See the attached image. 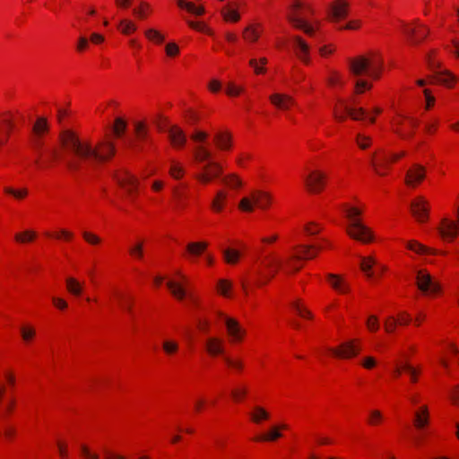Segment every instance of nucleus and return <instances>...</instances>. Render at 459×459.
Wrapping results in <instances>:
<instances>
[{
	"instance_id": "1",
	"label": "nucleus",
	"mask_w": 459,
	"mask_h": 459,
	"mask_svg": "<svg viewBox=\"0 0 459 459\" xmlns=\"http://www.w3.org/2000/svg\"><path fill=\"white\" fill-rule=\"evenodd\" d=\"M350 72L354 75H367L372 81H377L383 71V59L377 52L352 57L349 60Z\"/></svg>"
},
{
	"instance_id": "2",
	"label": "nucleus",
	"mask_w": 459,
	"mask_h": 459,
	"mask_svg": "<svg viewBox=\"0 0 459 459\" xmlns=\"http://www.w3.org/2000/svg\"><path fill=\"white\" fill-rule=\"evenodd\" d=\"M314 8L307 3L301 0H294L289 8L287 20L297 29L301 30L308 36H313L320 28V22L314 24L307 22L300 17V14L315 15Z\"/></svg>"
},
{
	"instance_id": "3",
	"label": "nucleus",
	"mask_w": 459,
	"mask_h": 459,
	"mask_svg": "<svg viewBox=\"0 0 459 459\" xmlns=\"http://www.w3.org/2000/svg\"><path fill=\"white\" fill-rule=\"evenodd\" d=\"M319 255V247L313 244L295 245L290 255L284 263L285 271L288 273H297L303 266L305 261L313 260Z\"/></svg>"
},
{
	"instance_id": "4",
	"label": "nucleus",
	"mask_w": 459,
	"mask_h": 459,
	"mask_svg": "<svg viewBox=\"0 0 459 459\" xmlns=\"http://www.w3.org/2000/svg\"><path fill=\"white\" fill-rule=\"evenodd\" d=\"M60 140L63 147L72 152L76 157L94 160V145L88 138L79 137L72 131H65Z\"/></svg>"
},
{
	"instance_id": "5",
	"label": "nucleus",
	"mask_w": 459,
	"mask_h": 459,
	"mask_svg": "<svg viewBox=\"0 0 459 459\" xmlns=\"http://www.w3.org/2000/svg\"><path fill=\"white\" fill-rule=\"evenodd\" d=\"M407 155V152L401 150L392 152L379 149L371 156V166L375 173L379 177H386L390 174L392 166Z\"/></svg>"
},
{
	"instance_id": "6",
	"label": "nucleus",
	"mask_w": 459,
	"mask_h": 459,
	"mask_svg": "<svg viewBox=\"0 0 459 459\" xmlns=\"http://www.w3.org/2000/svg\"><path fill=\"white\" fill-rule=\"evenodd\" d=\"M415 285L418 290L429 299H437L445 292L442 283L426 268L416 271Z\"/></svg>"
},
{
	"instance_id": "7",
	"label": "nucleus",
	"mask_w": 459,
	"mask_h": 459,
	"mask_svg": "<svg viewBox=\"0 0 459 459\" xmlns=\"http://www.w3.org/2000/svg\"><path fill=\"white\" fill-rule=\"evenodd\" d=\"M363 351V341L361 338H350L341 342L335 346L328 348L331 357L340 360H351L358 358Z\"/></svg>"
},
{
	"instance_id": "8",
	"label": "nucleus",
	"mask_w": 459,
	"mask_h": 459,
	"mask_svg": "<svg viewBox=\"0 0 459 459\" xmlns=\"http://www.w3.org/2000/svg\"><path fill=\"white\" fill-rule=\"evenodd\" d=\"M281 267L285 270L284 264L275 253H270L264 256L259 262L256 286L262 287L267 284Z\"/></svg>"
},
{
	"instance_id": "9",
	"label": "nucleus",
	"mask_w": 459,
	"mask_h": 459,
	"mask_svg": "<svg viewBox=\"0 0 459 459\" xmlns=\"http://www.w3.org/2000/svg\"><path fill=\"white\" fill-rule=\"evenodd\" d=\"M329 183V177L326 171L320 168H315L307 171L303 178V187L310 195L323 194Z\"/></svg>"
},
{
	"instance_id": "10",
	"label": "nucleus",
	"mask_w": 459,
	"mask_h": 459,
	"mask_svg": "<svg viewBox=\"0 0 459 459\" xmlns=\"http://www.w3.org/2000/svg\"><path fill=\"white\" fill-rule=\"evenodd\" d=\"M219 316L223 320L229 342L233 345L243 343L247 337V330L239 319L223 312Z\"/></svg>"
},
{
	"instance_id": "11",
	"label": "nucleus",
	"mask_w": 459,
	"mask_h": 459,
	"mask_svg": "<svg viewBox=\"0 0 459 459\" xmlns=\"http://www.w3.org/2000/svg\"><path fill=\"white\" fill-rule=\"evenodd\" d=\"M189 283V277L182 270H175L166 277L167 288L177 300L181 301L186 298Z\"/></svg>"
},
{
	"instance_id": "12",
	"label": "nucleus",
	"mask_w": 459,
	"mask_h": 459,
	"mask_svg": "<svg viewBox=\"0 0 459 459\" xmlns=\"http://www.w3.org/2000/svg\"><path fill=\"white\" fill-rule=\"evenodd\" d=\"M223 173L224 168L220 161L210 160L206 163L201 164L195 174L194 178L200 185L208 186L221 178Z\"/></svg>"
},
{
	"instance_id": "13",
	"label": "nucleus",
	"mask_w": 459,
	"mask_h": 459,
	"mask_svg": "<svg viewBox=\"0 0 459 459\" xmlns=\"http://www.w3.org/2000/svg\"><path fill=\"white\" fill-rule=\"evenodd\" d=\"M345 232L350 238L364 245L375 243L377 239L375 230L363 221L347 223Z\"/></svg>"
},
{
	"instance_id": "14",
	"label": "nucleus",
	"mask_w": 459,
	"mask_h": 459,
	"mask_svg": "<svg viewBox=\"0 0 459 459\" xmlns=\"http://www.w3.org/2000/svg\"><path fill=\"white\" fill-rule=\"evenodd\" d=\"M436 230L439 238L446 243H453L459 238V223L449 214L439 219Z\"/></svg>"
},
{
	"instance_id": "15",
	"label": "nucleus",
	"mask_w": 459,
	"mask_h": 459,
	"mask_svg": "<svg viewBox=\"0 0 459 459\" xmlns=\"http://www.w3.org/2000/svg\"><path fill=\"white\" fill-rule=\"evenodd\" d=\"M392 130L403 139L412 137L418 127V121L415 117L397 114L391 121Z\"/></svg>"
},
{
	"instance_id": "16",
	"label": "nucleus",
	"mask_w": 459,
	"mask_h": 459,
	"mask_svg": "<svg viewBox=\"0 0 459 459\" xmlns=\"http://www.w3.org/2000/svg\"><path fill=\"white\" fill-rule=\"evenodd\" d=\"M246 0H230L220 10V15L226 23L235 24L241 21L247 10Z\"/></svg>"
},
{
	"instance_id": "17",
	"label": "nucleus",
	"mask_w": 459,
	"mask_h": 459,
	"mask_svg": "<svg viewBox=\"0 0 459 459\" xmlns=\"http://www.w3.org/2000/svg\"><path fill=\"white\" fill-rule=\"evenodd\" d=\"M410 212L418 223L429 222L431 212L430 201L422 195L414 196L410 203Z\"/></svg>"
},
{
	"instance_id": "18",
	"label": "nucleus",
	"mask_w": 459,
	"mask_h": 459,
	"mask_svg": "<svg viewBox=\"0 0 459 459\" xmlns=\"http://www.w3.org/2000/svg\"><path fill=\"white\" fill-rule=\"evenodd\" d=\"M265 31L264 23L254 19L246 23L241 31L243 41L248 45H254L260 41Z\"/></svg>"
},
{
	"instance_id": "19",
	"label": "nucleus",
	"mask_w": 459,
	"mask_h": 459,
	"mask_svg": "<svg viewBox=\"0 0 459 459\" xmlns=\"http://www.w3.org/2000/svg\"><path fill=\"white\" fill-rule=\"evenodd\" d=\"M116 147L112 135L106 134L101 140L94 144V160L105 162L115 156Z\"/></svg>"
},
{
	"instance_id": "20",
	"label": "nucleus",
	"mask_w": 459,
	"mask_h": 459,
	"mask_svg": "<svg viewBox=\"0 0 459 459\" xmlns=\"http://www.w3.org/2000/svg\"><path fill=\"white\" fill-rule=\"evenodd\" d=\"M268 100L272 107L282 112L290 111L297 104L296 99L291 94L278 90L273 91L268 95Z\"/></svg>"
},
{
	"instance_id": "21",
	"label": "nucleus",
	"mask_w": 459,
	"mask_h": 459,
	"mask_svg": "<svg viewBox=\"0 0 459 459\" xmlns=\"http://www.w3.org/2000/svg\"><path fill=\"white\" fill-rule=\"evenodd\" d=\"M403 31L409 42L415 45L422 42L428 37L429 29L419 21H413L404 24Z\"/></svg>"
},
{
	"instance_id": "22",
	"label": "nucleus",
	"mask_w": 459,
	"mask_h": 459,
	"mask_svg": "<svg viewBox=\"0 0 459 459\" xmlns=\"http://www.w3.org/2000/svg\"><path fill=\"white\" fill-rule=\"evenodd\" d=\"M212 142L215 148L222 153H230L235 147L233 133L227 128L216 131L212 136Z\"/></svg>"
},
{
	"instance_id": "23",
	"label": "nucleus",
	"mask_w": 459,
	"mask_h": 459,
	"mask_svg": "<svg viewBox=\"0 0 459 459\" xmlns=\"http://www.w3.org/2000/svg\"><path fill=\"white\" fill-rule=\"evenodd\" d=\"M117 180L120 187L130 196L137 195L140 188L139 178L129 171H122L117 174Z\"/></svg>"
},
{
	"instance_id": "24",
	"label": "nucleus",
	"mask_w": 459,
	"mask_h": 459,
	"mask_svg": "<svg viewBox=\"0 0 459 459\" xmlns=\"http://www.w3.org/2000/svg\"><path fill=\"white\" fill-rule=\"evenodd\" d=\"M350 13L348 0H333L327 11V19L332 22H339L344 20Z\"/></svg>"
},
{
	"instance_id": "25",
	"label": "nucleus",
	"mask_w": 459,
	"mask_h": 459,
	"mask_svg": "<svg viewBox=\"0 0 459 459\" xmlns=\"http://www.w3.org/2000/svg\"><path fill=\"white\" fill-rule=\"evenodd\" d=\"M427 169L423 165H411L405 174L404 183L410 188H417L425 180Z\"/></svg>"
},
{
	"instance_id": "26",
	"label": "nucleus",
	"mask_w": 459,
	"mask_h": 459,
	"mask_svg": "<svg viewBox=\"0 0 459 459\" xmlns=\"http://www.w3.org/2000/svg\"><path fill=\"white\" fill-rule=\"evenodd\" d=\"M288 429L289 425L287 423L275 424L255 437L254 440L260 443L276 442L283 437V432Z\"/></svg>"
},
{
	"instance_id": "27",
	"label": "nucleus",
	"mask_w": 459,
	"mask_h": 459,
	"mask_svg": "<svg viewBox=\"0 0 459 459\" xmlns=\"http://www.w3.org/2000/svg\"><path fill=\"white\" fill-rule=\"evenodd\" d=\"M204 351L212 358L221 357L226 352L225 340L217 335H210L204 340Z\"/></svg>"
},
{
	"instance_id": "28",
	"label": "nucleus",
	"mask_w": 459,
	"mask_h": 459,
	"mask_svg": "<svg viewBox=\"0 0 459 459\" xmlns=\"http://www.w3.org/2000/svg\"><path fill=\"white\" fill-rule=\"evenodd\" d=\"M342 210L347 219V223H355L362 221V216L365 212L366 206L359 201L353 203H345L342 205Z\"/></svg>"
},
{
	"instance_id": "29",
	"label": "nucleus",
	"mask_w": 459,
	"mask_h": 459,
	"mask_svg": "<svg viewBox=\"0 0 459 459\" xmlns=\"http://www.w3.org/2000/svg\"><path fill=\"white\" fill-rule=\"evenodd\" d=\"M325 281L338 294L346 295L351 292L349 281L342 274L328 273L325 274Z\"/></svg>"
},
{
	"instance_id": "30",
	"label": "nucleus",
	"mask_w": 459,
	"mask_h": 459,
	"mask_svg": "<svg viewBox=\"0 0 459 459\" xmlns=\"http://www.w3.org/2000/svg\"><path fill=\"white\" fill-rule=\"evenodd\" d=\"M293 51L296 57L305 65L311 64V48L309 44L300 36L292 39Z\"/></svg>"
},
{
	"instance_id": "31",
	"label": "nucleus",
	"mask_w": 459,
	"mask_h": 459,
	"mask_svg": "<svg viewBox=\"0 0 459 459\" xmlns=\"http://www.w3.org/2000/svg\"><path fill=\"white\" fill-rule=\"evenodd\" d=\"M403 244L407 251L420 256L437 255L439 254L437 249L428 247L415 238L404 239Z\"/></svg>"
},
{
	"instance_id": "32",
	"label": "nucleus",
	"mask_w": 459,
	"mask_h": 459,
	"mask_svg": "<svg viewBox=\"0 0 459 459\" xmlns=\"http://www.w3.org/2000/svg\"><path fill=\"white\" fill-rule=\"evenodd\" d=\"M176 4L181 11L196 17L204 16L206 13V8L202 0H176Z\"/></svg>"
},
{
	"instance_id": "33",
	"label": "nucleus",
	"mask_w": 459,
	"mask_h": 459,
	"mask_svg": "<svg viewBox=\"0 0 459 459\" xmlns=\"http://www.w3.org/2000/svg\"><path fill=\"white\" fill-rule=\"evenodd\" d=\"M168 175L173 180H183L187 175L186 162L178 158L170 159L168 165Z\"/></svg>"
},
{
	"instance_id": "34",
	"label": "nucleus",
	"mask_w": 459,
	"mask_h": 459,
	"mask_svg": "<svg viewBox=\"0 0 459 459\" xmlns=\"http://www.w3.org/2000/svg\"><path fill=\"white\" fill-rule=\"evenodd\" d=\"M459 355V347L458 345L452 341L447 342L445 344L444 351L439 358L440 366L447 372H449L451 368V359Z\"/></svg>"
},
{
	"instance_id": "35",
	"label": "nucleus",
	"mask_w": 459,
	"mask_h": 459,
	"mask_svg": "<svg viewBox=\"0 0 459 459\" xmlns=\"http://www.w3.org/2000/svg\"><path fill=\"white\" fill-rule=\"evenodd\" d=\"M229 202V193L226 189H219L215 192L210 204L211 211L215 214L223 212Z\"/></svg>"
},
{
	"instance_id": "36",
	"label": "nucleus",
	"mask_w": 459,
	"mask_h": 459,
	"mask_svg": "<svg viewBox=\"0 0 459 459\" xmlns=\"http://www.w3.org/2000/svg\"><path fill=\"white\" fill-rule=\"evenodd\" d=\"M168 137L172 148L180 150L186 146L187 138L184 130L177 126H171L168 131Z\"/></svg>"
},
{
	"instance_id": "37",
	"label": "nucleus",
	"mask_w": 459,
	"mask_h": 459,
	"mask_svg": "<svg viewBox=\"0 0 459 459\" xmlns=\"http://www.w3.org/2000/svg\"><path fill=\"white\" fill-rule=\"evenodd\" d=\"M430 423V413L427 404L420 405L414 411L413 426L416 429H427Z\"/></svg>"
},
{
	"instance_id": "38",
	"label": "nucleus",
	"mask_w": 459,
	"mask_h": 459,
	"mask_svg": "<svg viewBox=\"0 0 459 459\" xmlns=\"http://www.w3.org/2000/svg\"><path fill=\"white\" fill-rule=\"evenodd\" d=\"M249 420L255 425H263L269 422L272 413L262 405H255L248 413Z\"/></svg>"
},
{
	"instance_id": "39",
	"label": "nucleus",
	"mask_w": 459,
	"mask_h": 459,
	"mask_svg": "<svg viewBox=\"0 0 459 459\" xmlns=\"http://www.w3.org/2000/svg\"><path fill=\"white\" fill-rule=\"evenodd\" d=\"M215 293L223 299H231L234 298V283L227 278H220L214 285Z\"/></svg>"
},
{
	"instance_id": "40",
	"label": "nucleus",
	"mask_w": 459,
	"mask_h": 459,
	"mask_svg": "<svg viewBox=\"0 0 459 459\" xmlns=\"http://www.w3.org/2000/svg\"><path fill=\"white\" fill-rule=\"evenodd\" d=\"M377 259L375 255L361 256L359 259V269L367 279H375L374 268L376 267Z\"/></svg>"
},
{
	"instance_id": "41",
	"label": "nucleus",
	"mask_w": 459,
	"mask_h": 459,
	"mask_svg": "<svg viewBox=\"0 0 459 459\" xmlns=\"http://www.w3.org/2000/svg\"><path fill=\"white\" fill-rule=\"evenodd\" d=\"M19 334L24 344L30 345L36 341L38 331L33 324L27 322L20 325Z\"/></svg>"
},
{
	"instance_id": "42",
	"label": "nucleus",
	"mask_w": 459,
	"mask_h": 459,
	"mask_svg": "<svg viewBox=\"0 0 459 459\" xmlns=\"http://www.w3.org/2000/svg\"><path fill=\"white\" fill-rule=\"evenodd\" d=\"M65 285L66 291L76 298L82 297L84 292L85 283L83 281H80L76 277L68 276L65 280Z\"/></svg>"
},
{
	"instance_id": "43",
	"label": "nucleus",
	"mask_w": 459,
	"mask_h": 459,
	"mask_svg": "<svg viewBox=\"0 0 459 459\" xmlns=\"http://www.w3.org/2000/svg\"><path fill=\"white\" fill-rule=\"evenodd\" d=\"M193 160L195 163L201 165L215 160L212 158V152L208 146L199 144L193 149Z\"/></svg>"
},
{
	"instance_id": "44",
	"label": "nucleus",
	"mask_w": 459,
	"mask_h": 459,
	"mask_svg": "<svg viewBox=\"0 0 459 459\" xmlns=\"http://www.w3.org/2000/svg\"><path fill=\"white\" fill-rule=\"evenodd\" d=\"M258 209L256 199L254 190L249 192L247 195L243 196L238 204V209L242 212H253L255 209Z\"/></svg>"
},
{
	"instance_id": "45",
	"label": "nucleus",
	"mask_w": 459,
	"mask_h": 459,
	"mask_svg": "<svg viewBox=\"0 0 459 459\" xmlns=\"http://www.w3.org/2000/svg\"><path fill=\"white\" fill-rule=\"evenodd\" d=\"M434 81L436 83L446 88H453L457 82V78L452 72L444 70L436 73L434 75Z\"/></svg>"
},
{
	"instance_id": "46",
	"label": "nucleus",
	"mask_w": 459,
	"mask_h": 459,
	"mask_svg": "<svg viewBox=\"0 0 459 459\" xmlns=\"http://www.w3.org/2000/svg\"><path fill=\"white\" fill-rule=\"evenodd\" d=\"M117 30L121 35L130 37L138 30V25L129 18H123L118 21Z\"/></svg>"
},
{
	"instance_id": "47",
	"label": "nucleus",
	"mask_w": 459,
	"mask_h": 459,
	"mask_svg": "<svg viewBox=\"0 0 459 459\" xmlns=\"http://www.w3.org/2000/svg\"><path fill=\"white\" fill-rule=\"evenodd\" d=\"M143 36L148 42L155 46H160L166 40V35L161 30L153 27L146 28L143 31Z\"/></svg>"
},
{
	"instance_id": "48",
	"label": "nucleus",
	"mask_w": 459,
	"mask_h": 459,
	"mask_svg": "<svg viewBox=\"0 0 459 459\" xmlns=\"http://www.w3.org/2000/svg\"><path fill=\"white\" fill-rule=\"evenodd\" d=\"M222 182L230 190L238 191L245 186L244 180L237 173H229L222 178Z\"/></svg>"
},
{
	"instance_id": "49",
	"label": "nucleus",
	"mask_w": 459,
	"mask_h": 459,
	"mask_svg": "<svg viewBox=\"0 0 459 459\" xmlns=\"http://www.w3.org/2000/svg\"><path fill=\"white\" fill-rule=\"evenodd\" d=\"M39 234L34 230H25L18 231L14 234L13 239L17 244L28 245L35 242Z\"/></svg>"
},
{
	"instance_id": "50",
	"label": "nucleus",
	"mask_w": 459,
	"mask_h": 459,
	"mask_svg": "<svg viewBox=\"0 0 459 459\" xmlns=\"http://www.w3.org/2000/svg\"><path fill=\"white\" fill-rule=\"evenodd\" d=\"M268 58L265 56L253 57L248 61V65L252 68L254 74L264 75L267 73Z\"/></svg>"
},
{
	"instance_id": "51",
	"label": "nucleus",
	"mask_w": 459,
	"mask_h": 459,
	"mask_svg": "<svg viewBox=\"0 0 459 459\" xmlns=\"http://www.w3.org/2000/svg\"><path fill=\"white\" fill-rule=\"evenodd\" d=\"M351 107L344 100H339L333 108V117L338 122H344L349 117Z\"/></svg>"
},
{
	"instance_id": "52",
	"label": "nucleus",
	"mask_w": 459,
	"mask_h": 459,
	"mask_svg": "<svg viewBox=\"0 0 459 459\" xmlns=\"http://www.w3.org/2000/svg\"><path fill=\"white\" fill-rule=\"evenodd\" d=\"M208 247H209V243L207 241H194V242H189L186 245V250L187 254L190 255L200 256L203 254H204V252L206 251Z\"/></svg>"
},
{
	"instance_id": "53",
	"label": "nucleus",
	"mask_w": 459,
	"mask_h": 459,
	"mask_svg": "<svg viewBox=\"0 0 459 459\" xmlns=\"http://www.w3.org/2000/svg\"><path fill=\"white\" fill-rule=\"evenodd\" d=\"M258 209L266 210L273 204V195L266 191L254 190Z\"/></svg>"
},
{
	"instance_id": "54",
	"label": "nucleus",
	"mask_w": 459,
	"mask_h": 459,
	"mask_svg": "<svg viewBox=\"0 0 459 459\" xmlns=\"http://www.w3.org/2000/svg\"><path fill=\"white\" fill-rule=\"evenodd\" d=\"M153 13L152 6L148 2L142 1L134 8L133 14L139 20L148 19Z\"/></svg>"
},
{
	"instance_id": "55",
	"label": "nucleus",
	"mask_w": 459,
	"mask_h": 459,
	"mask_svg": "<svg viewBox=\"0 0 459 459\" xmlns=\"http://www.w3.org/2000/svg\"><path fill=\"white\" fill-rule=\"evenodd\" d=\"M327 85L332 88H341L345 84V76L339 71L330 70L326 78Z\"/></svg>"
},
{
	"instance_id": "56",
	"label": "nucleus",
	"mask_w": 459,
	"mask_h": 459,
	"mask_svg": "<svg viewBox=\"0 0 459 459\" xmlns=\"http://www.w3.org/2000/svg\"><path fill=\"white\" fill-rule=\"evenodd\" d=\"M46 236L49 238L65 241V242H71L74 238V232L67 229H60V230L49 231V232L46 233Z\"/></svg>"
},
{
	"instance_id": "57",
	"label": "nucleus",
	"mask_w": 459,
	"mask_h": 459,
	"mask_svg": "<svg viewBox=\"0 0 459 459\" xmlns=\"http://www.w3.org/2000/svg\"><path fill=\"white\" fill-rule=\"evenodd\" d=\"M186 24L189 28L192 30L204 33L208 36H213L214 30L213 29L205 22L204 21H195V20H188L186 22Z\"/></svg>"
},
{
	"instance_id": "58",
	"label": "nucleus",
	"mask_w": 459,
	"mask_h": 459,
	"mask_svg": "<svg viewBox=\"0 0 459 459\" xmlns=\"http://www.w3.org/2000/svg\"><path fill=\"white\" fill-rule=\"evenodd\" d=\"M126 128H127V122H126V118H124L122 117H116L114 120V123L112 125V128H111L110 134L112 135V139L122 137L125 134Z\"/></svg>"
},
{
	"instance_id": "59",
	"label": "nucleus",
	"mask_w": 459,
	"mask_h": 459,
	"mask_svg": "<svg viewBox=\"0 0 459 459\" xmlns=\"http://www.w3.org/2000/svg\"><path fill=\"white\" fill-rule=\"evenodd\" d=\"M1 383L6 385L10 389H14L17 385V374L14 368H6L3 370Z\"/></svg>"
},
{
	"instance_id": "60",
	"label": "nucleus",
	"mask_w": 459,
	"mask_h": 459,
	"mask_svg": "<svg viewBox=\"0 0 459 459\" xmlns=\"http://www.w3.org/2000/svg\"><path fill=\"white\" fill-rule=\"evenodd\" d=\"M245 92H246L245 86L242 84H239L234 81H230L226 84L225 93L230 98L240 97Z\"/></svg>"
},
{
	"instance_id": "61",
	"label": "nucleus",
	"mask_w": 459,
	"mask_h": 459,
	"mask_svg": "<svg viewBox=\"0 0 459 459\" xmlns=\"http://www.w3.org/2000/svg\"><path fill=\"white\" fill-rule=\"evenodd\" d=\"M222 258L227 264L235 265L240 261L241 253L236 248L228 247L223 250Z\"/></svg>"
},
{
	"instance_id": "62",
	"label": "nucleus",
	"mask_w": 459,
	"mask_h": 459,
	"mask_svg": "<svg viewBox=\"0 0 459 459\" xmlns=\"http://www.w3.org/2000/svg\"><path fill=\"white\" fill-rule=\"evenodd\" d=\"M227 368L236 373H241L245 369V362L239 357L230 356L224 359Z\"/></svg>"
},
{
	"instance_id": "63",
	"label": "nucleus",
	"mask_w": 459,
	"mask_h": 459,
	"mask_svg": "<svg viewBox=\"0 0 459 459\" xmlns=\"http://www.w3.org/2000/svg\"><path fill=\"white\" fill-rule=\"evenodd\" d=\"M4 193L5 195L13 196L14 199L18 201L24 200L29 195V190L26 187L15 188L13 186H5L4 188Z\"/></svg>"
},
{
	"instance_id": "64",
	"label": "nucleus",
	"mask_w": 459,
	"mask_h": 459,
	"mask_svg": "<svg viewBox=\"0 0 459 459\" xmlns=\"http://www.w3.org/2000/svg\"><path fill=\"white\" fill-rule=\"evenodd\" d=\"M292 307L300 317L307 320L313 318L311 311L307 307L301 299H296L292 303Z\"/></svg>"
}]
</instances>
